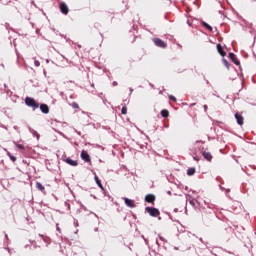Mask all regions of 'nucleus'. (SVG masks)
<instances>
[{
    "label": "nucleus",
    "instance_id": "nucleus-1",
    "mask_svg": "<svg viewBox=\"0 0 256 256\" xmlns=\"http://www.w3.org/2000/svg\"><path fill=\"white\" fill-rule=\"evenodd\" d=\"M25 104L27 105V107H32V109H34V110L39 109V104H37L35 99H33L31 97H26Z\"/></svg>",
    "mask_w": 256,
    "mask_h": 256
},
{
    "label": "nucleus",
    "instance_id": "nucleus-2",
    "mask_svg": "<svg viewBox=\"0 0 256 256\" xmlns=\"http://www.w3.org/2000/svg\"><path fill=\"white\" fill-rule=\"evenodd\" d=\"M145 211L146 213H149L151 217H159V215H161V212L157 208L146 207Z\"/></svg>",
    "mask_w": 256,
    "mask_h": 256
},
{
    "label": "nucleus",
    "instance_id": "nucleus-3",
    "mask_svg": "<svg viewBox=\"0 0 256 256\" xmlns=\"http://www.w3.org/2000/svg\"><path fill=\"white\" fill-rule=\"evenodd\" d=\"M153 41L156 47H160L161 49H165V47H167V43H165L163 40L159 38H154Z\"/></svg>",
    "mask_w": 256,
    "mask_h": 256
},
{
    "label": "nucleus",
    "instance_id": "nucleus-4",
    "mask_svg": "<svg viewBox=\"0 0 256 256\" xmlns=\"http://www.w3.org/2000/svg\"><path fill=\"white\" fill-rule=\"evenodd\" d=\"M80 157L83 159V161H85V163H91V157L86 151H82Z\"/></svg>",
    "mask_w": 256,
    "mask_h": 256
},
{
    "label": "nucleus",
    "instance_id": "nucleus-5",
    "mask_svg": "<svg viewBox=\"0 0 256 256\" xmlns=\"http://www.w3.org/2000/svg\"><path fill=\"white\" fill-rule=\"evenodd\" d=\"M60 11H61V13H63V15H67L69 13V7L67 6V4L65 2H62L60 4Z\"/></svg>",
    "mask_w": 256,
    "mask_h": 256
},
{
    "label": "nucleus",
    "instance_id": "nucleus-6",
    "mask_svg": "<svg viewBox=\"0 0 256 256\" xmlns=\"http://www.w3.org/2000/svg\"><path fill=\"white\" fill-rule=\"evenodd\" d=\"M124 203L127 207H130V209H133L135 207V201L129 199V198H123Z\"/></svg>",
    "mask_w": 256,
    "mask_h": 256
},
{
    "label": "nucleus",
    "instance_id": "nucleus-7",
    "mask_svg": "<svg viewBox=\"0 0 256 256\" xmlns=\"http://www.w3.org/2000/svg\"><path fill=\"white\" fill-rule=\"evenodd\" d=\"M229 58L231 59V61H233L235 65H241V62L237 60V56H235L234 53H229Z\"/></svg>",
    "mask_w": 256,
    "mask_h": 256
},
{
    "label": "nucleus",
    "instance_id": "nucleus-8",
    "mask_svg": "<svg viewBox=\"0 0 256 256\" xmlns=\"http://www.w3.org/2000/svg\"><path fill=\"white\" fill-rule=\"evenodd\" d=\"M40 111L47 115L49 113V106L47 104H41Z\"/></svg>",
    "mask_w": 256,
    "mask_h": 256
},
{
    "label": "nucleus",
    "instance_id": "nucleus-9",
    "mask_svg": "<svg viewBox=\"0 0 256 256\" xmlns=\"http://www.w3.org/2000/svg\"><path fill=\"white\" fill-rule=\"evenodd\" d=\"M66 163L68 165H71L72 167H77V165H79V163L77 162V160H73L71 158H66Z\"/></svg>",
    "mask_w": 256,
    "mask_h": 256
},
{
    "label": "nucleus",
    "instance_id": "nucleus-10",
    "mask_svg": "<svg viewBox=\"0 0 256 256\" xmlns=\"http://www.w3.org/2000/svg\"><path fill=\"white\" fill-rule=\"evenodd\" d=\"M145 201H146L147 203H153V202L155 201V195H153V194H147V195L145 196Z\"/></svg>",
    "mask_w": 256,
    "mask_h": 256
},
{
    "label": "nucleus",
    "instance_id": "nucleus-11",
    "mask_svg": "<svg viewBox=\"0 0 256 256\" xmlns=\"http://www.w3.org/2000/svg\"><path fill=\"white\" fill-rule=\"evenodd\" d=\"M217 51L222 57H225L227 55V53L223 50V46H221V44H217Z\"/></svg>",
    "mask_w": 256,
    "mask_h": 256
},
{
    "label": "nucleus",
    "instance_id": "nucleus-12",
    "mask_svg": "<svg viewBox=\"0 0 256 256\" xmlns=\"http://www.w3.org/2000/svg\"><path fill=\"white\" fill-rule=\"evenodd\" d=\"M235 119H236L238 125H243V116L241 114L236 113L235 114Z\"/></svg>",
    "mask_w": 256,
    "mask_h": 256
},
{
    "label": "nucleus",
    "instance_id": "nucleus-13",
    "mask_svg": "<svg viewBox=\"0 0 256 256\" xmlns=\"http://www.w3.org/2000/svg\"><path fill=\"white\" fill-rule=\"evenodd\" d=\"M204 159H206V161H211V159H213V156L211 155V152H207V151H204L202 153Z\"/></svg>",
    "mask_w": 256,
    "mask_h": 256
},
{
    "label": "nucleus",
    "instance_id": "nucleus-14",
    "mask_svg": "<svg viewBox=\"0 0 256 256\" xmlns=\"http://www.w3.org/2000/svg\"><path fill=\"white\" fill-rule=\"evenodd\" d=\"M36 189H38V191H41L43 193L45 191V186H43L41 182H36Z\"/></svg>",
    "mask_w": 256,
    "mask_h": 256
},
{
    "label": "nucleus",
    "instance_id": "nucleus-15",
    "mask_svg": "<svg viewBox=\"0 0 256 256\" xmlns=\"http://www.w3.org/2000/svg\"><path fill=\"white\" fill-rule=\"evenodd\" d=\"M39 237H41L42 241H44V243H46V247L49 246V238L48 237H44L43 234H39Z\"/></svg>",
    "mask_w": 256,
    "mask_h": 256
},
{
    "label": "nucleus",
    "instance_id": "nucleus-16",
    "mask_svg": "<svg viewBox=\"0 0 256 256\" xmlns=\"http://www.w3.org/2000/svg\"><path fill=\"white\" fill-rule=\"evenodd\" d=\"M29 132H30L34 137H37V139H39V133H37V131H35V129L29 128Z\"/></svg>",
    "mask_w": 256,
    "mask_h": 256
},
{
    "label": "nucleus",
    "instance_id": "nucleus-17",
    "mask_svg": "<svg viewBox=\"0 0 256 256\" xmlns=\"http://www.w3.org/2000/svg\"><path fill=\"white\" fill-rule=\"evenodd\" d=\"M98 187H100V189H103V184H101V180H99V177L97 175H95L94 177Z\"/></svg>",
    "mask_w": 256,
    "mask_h": 256
},
{
    "label": "nucleus",
    "instance_id": "nucleus-18",
    "mask_svg": "<svg viewBox=\"0 0 256 256\" xmlns=\"http://www.w3.org/2000/svg\"><path fill=\"white\" fill-rule=\"evenodd\" d=\"M202 25H203V27L208 29V31H213V27H211V25L207 24L206 22H203Z\"/></svg>",
    "mask_w": 256,
    "mask_h": 256
},
{
    "label": "nucleus",
    "instance_id": "nucleus-19",
    "mask_svg": "<svg viewBox=\"0 0 256 256\" xmlns=\"http://www.w3.org/2000/svg\"><path fill=\"white\" fill-rule=\"evenodd\" d=\"M187 175L191 176V175H195V168H189L187 170Z\"/></svg>",
    "mask_w": 256,
    "mask_h": 256
},
{
    "label": "nucleus",
    "instance_id": "nucleus-20",
    "mask_svg": "<svg viewBox=\"0 0 256 256\" xmlns=\"http://www.w3.org/2000/svg\"><path fill=\"white\" fill-rule=\"evenodd\" d=\"M161 115H162L163 117H169V111H168V110H162V111H161Z\"/></svg>",
    "mask_w": 256,
    "mask_h": 256
},
{
    "label": "nucleus",
    "instance_id": "nucleus-21",
    "mask_svg": "<svg viewBox=\"0 0 256 256\" xmlns=\"http://www.w3.org/2000/svg\"><path fill=\"white\" fill-rule=\"evenodd\" d=\"M121 113H122V115H127V108H126V106L122 107Z\"/></svg>",
    "mask_w": 256,
    "mask_h": 256
},
{
    "label": "nucleus",
    "instance_id": "nucleus-22",
    "mask_svg": "<svg viewBox=\"0 0 256 256\" xmlns=\"http://www.w3.org/2000/svg\"><path fill=\"white\" fill-rule=\"evenodd\" d=\"M9 158L11 159V161H13L15 163V161H17V157L11 155L10 153H8Z\"/></svg>",
    "mask_w": 256,
    "mask_h": 256
},
{
    "label": "nucleus",
    "instance_id": "nucleus-23",
    "mask_svg": "<svg viewBox=\"0 0 256 256\" xmlns=\"http://www.w3.org/2000/svg\"><path fill=\"white\" fill-rule=\"evenodd\" d=\"M223 63L225 65V67H227V69H229V61L223 59Z\"/></svg>",
    "mask_w": 256,
    "mask_h": 256
},
{
    "label": "nucleus",
    "instance_id": "nucleus-24",
    "mask_svg": "<svg viewBox=\"0 0 256 256\" xmlns=\"http://www.w3.org/2000/svg\"><path fill=\"white\" fill-rule=\"evenodd\" d=\"M190 205H192V207H195V203H197V200H189Z\"/></svg>",
    "mask_w": 256,
    "mask_h": 256
},
{
    "label": "nucleus",
    "instance_id": "nucleus-25",
    "mask_svg": "<svg viewBox=\"0 0 256 256\" xmlns=\"http://www.w3.org/2000/svg\"><path fill=\"white\" fill-rule=\"evenodd\" d=\"M16 147L21 150L25 149V146H23L22 144H16Z\"/></svg>",
    "mask_w": 256,
    "mask_h": 256
},
{
    "label": "nucleus",
    "instance_id": "nucleus-26",
    "mask_svg": "<svg viewBox=\"0 0 256 256\" xmlns=\"http://www.w3.org/2000/svg\"><path fill=\"white\" fill-rule=\"evenodd\" d=\"M34 65H35V67H39L41 65V63L39 62V60H35Z\"/></svg>",
    "mask_w": 256,
    "mask_h": 256
},
{
    "label": "nucleus",
    "instance_id": "nucleus-27",
    "mask_svg": "<svg viewBox=\"0 0 256 256\" xmlns=\"http://www.w3.org/2000/svg\"><path fill=\"white\" fill-rule=\"evenodd\" d=\"M169 99H170L171 101H177V98H175V96H173V95H170V96H169Z\"/></svg>",
    "mask_w": 256,
    "mask_h": 256
},
{
    "label": "nucleus",
    "instance_id": "nucleus-28",
    "mask_svg": "<svg viewBox=\"0 0 256 256\" xmlns=\"http://www.w3.org/2000/svg\"><path fill=\"white\" fill-rule=\"evenodd\" d=\"M73 107L79 108V106L76 103L73 104Z\"/></svg>",
    "mask_w": 256,
    "mask_h": 256
},
{
    "label": "nucleus",
    "instance_id": "nucleus-29",
    "mask_svg": "<svg viewBox=\"0 0 256 256\" xmlns=\"http://www.w3.org/2000/svg\"><path fill=\"white\" fill-rule=\"evenodd\" d=\"M204 111H207V105H204Z\"/></svg>",
    "mask_w": 256,
    "mask_h": 256
},
{
    "label": "nucleus",
    "instance_id": "nucleus-30",
    "mask_svg": "<svg viewBox=\"0 0 256 256\" xmlns=\"http://www.w3.org/2000/svg\"><path fill=\"white\" fill-rule=\"evenodd\" d=\"M56 229H57V231L61 232V228L60 227H57Z\"/></svg>",
    "mask_w": 256,
    "mask_h": 256
},
{
    "label": "nucleus",
    "instance_id": "nucleus-31",
    "mask_svg": "<svg viewBox=\"0 0 256 256\" xmlns=\"http://www.w3.org/2000/svg\"><path fill=\"white\" fill-rule=\"evenodd\" d=\"M5 239H9V236L7 234H5Z\"/></svg>",
    "mask_w": 256,
    "mask_h": 256
},
{
    "label": "nucleus",
    "instance_id": "nucleus-32",
    "mask_svg": "<svg viewBox=\"0 0 256 256\" xmlns=\"http://www.w3.org/2000/svg\"><path fill=\"white\" fill-rule=\"evenodd\" d=\"M130 93H133V89L132 88H130Z\"/></svg>",
    "mask_w": 256,
    "mask_h": 256
},
{
    "label": "nucleus",
    "instance_id": "nucleus-33",
    "mask_svg": "<svg viewBox=\"0 0 256 256\" xmlns=\"http://www.w3.org/2000/svg\"><path fill=\"white\" fill-rule=\"evenodd\" d=\"M113 85H117V82H113Z\"/></svg>",
    "mask_w": 256,
    "mask_h": 256
},
{
    "label": "nucleus",
    "instance_id": "nucleus-34",
    "mask_svg": "<svg viewBox=\"0 0 256 256\" xmlns=\"http://www.w3.org/2000/svg\"><path fill=\"white\" fill-rule=\"evenodd\" d=\"M30 243H35V241H31V240H30Z\"/></svg>",
    "mask_w": 256,
    "mask_h": 256
}]
</instances>
